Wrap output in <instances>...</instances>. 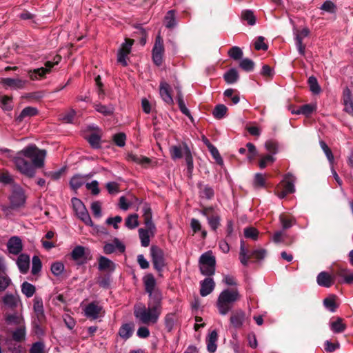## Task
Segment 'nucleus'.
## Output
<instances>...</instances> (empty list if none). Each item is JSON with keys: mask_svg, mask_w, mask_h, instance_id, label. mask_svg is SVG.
<instances>
[{"mask_svg": "<svg viewBox=\"0 0 353 353\" xmlns=\"http://www.w3.org/2000/svg\"><path fill=\"white\" fill-rule=\"evenodd\" d=\"M343 102L345 111L353 117V101L351 98V92L347 88L343 92Z\"/></svg>", "mask_w": 353, "mask_h": 353, "instance_id": "28", "label": "nucleus"}, {"mask_svg": "<svg viewBox=\"0 0 353 353\" xmlns=\"http://www.w3.org/2000/svg\"><path fill=\"white\" fill-rule=\"evenodd\" d=\"M21 292L27 297L30 298L32 297L35 292H36V288L34 285L27 282L24 281L21 286Z\"/></svg>", "mask_w": 353, "mask_h": 353, "instance_id": "34", "label": "nucleus"}, {"mask_svg": "<svg viewBox=\"0 0 353 353\" xmlns=\"http://www.w3.org/2000/svg\"><path fill=\"white\" fill-rule=\"evenodd\" d=\"M46 157L45 150L39 149L35 145H29L16 154L13 161L20 173L32 178L36 170L44 166Z\"/></svg>", "mask_w": 353, "mask_h": 353, "instance_id": "1", "label": "nucleus"}, {"mask_svg": "<svg viewBox=\"0 0 353 353\" xmlns=\"http://www.w3.org/2000/svg\"><path fill=\"white\" fill-rule=\"evenodd\" d=\"M227 110L228 108L225 105H217L213 110V115L216 119H221L225 115Z\"/></svg>", "mask_w": 353, "mask_h": 353, "instance_id": "46", "label": "nucleus"}, {"mask_svg": "<svg viewBox=\"0 0 353 353\" xmlns=\"http://www.w3.org/2000/svg\"><path fill=\"white\" fill-rule=\"evenodd\" d=\"M239 65L243 70L250 72L254 69V63L249 59H243L240 62Z\"/></svg>", "mask_w": 353, "mask_h": 353, "instance_id": "55", "label": "nucleus"}, {"mask_svg": "<svg viewBox=\"0 0 353 353\" xmlns=\"http://www.w3.org/2000/svg\"><path fill=\"white\" fill-rule=\"evenodd\" d=\"M133 333V325L130 323H126L123 325L119 329V336L124 339H129Z\"/></svg>", "mask_w": 353, "mask_h": 353, "instance_id": "35", "label": "nucleus"}, {"mask_svg": "<svg viewBox=\"0 0 353 353\" xmlns=\"http://www.w3.org/2000/svg\"><path fill=\"white\" fill-rule=\"evenodd\" d=\"M250 256L248 255V250L245 248V242L241 240L240 245L239 260L243 265H247Z\"/></svg>", "mask_w": 353, "mask_h": 353, "instance_id": "37", "label": "nucleus"}, {"mask_svg": "<svg viewBox=\"0 0 353 353\" xmlns=\"http://www.w3.org/2000/svg\"><path fill=\"white\" fill-rule=\"evenodd\" d=\"M161 311V299L151 298L148 301V307L143 304L136 305L134 314L139 322L149 325L157 323Z\"/></svg>", "mask_w": 353, "mask_h": 353, "instance_id": "2", "label": "nucleus"}, {"mask_svg": "<svg viewBox=\"0 0 353 353\" xmlns=\"http://www.w3.org/2000/svg\"><path fill=\"white\" fill-rule=\"evenodd\" d=\"M163 52V41L161 36L158 35L152 50V58L156 65H160L162 63Z\"/></svg>", "mask_w": 353, "mask_h": 353, "instance_id": "14", "label": "nucleus"}, {"mask_svg": "<svg viewBox=\"0 0 353 353\" xmlns=\"http://www.w3.org/2000/svg\"><path fill=\"white\" fill-rule=\"evenodd\" d=\"M33 310H34V323L37 327L39 324L43 323L46 321V315L44 313L43 300L39 296H35L33 299Z\"/></svg>", "mask_w": 353, "mask_h": 353, "instance_id": "10", "label": "nucleus"}, {"mask_svg": "<svg viewBox=\"0 0 353 353\" xmlns=\"http://www.w3.org/2000/svg\"><path fill=\"white\" fill-rule=\"evenodd\" d=\"M143 216L144 219V223L149 229L152 234H154L155 225L152 220V211L150 207L148 204H145L143 207Z\"/></svg>", "mask_w": 353, "mask_h": 353, "instance_id": "18", "label": "nucleus"}, {"mask_svg": "<svg viewBox=\"0 0 353 353\" xmlns=\"http://www.w3.org/2000/svg\"><path fill=\"white\" fill-rule=\"evenodd\" d=\"M199 268L202 274L212 276L215 272L216 259L212 251L201 254L199 258Z\"/></svg>", "mask_w": 353, "mask_h": 353, "instance_id": "5", "label": "nucleus"}, {"mask_svg": "<svg viewBox=\"0 0 353 353\" xmlns=\"http://www.w3.org/2000/svg\"><path fill=\"white\" fill-rule=\"evenodd\" d=\"M165 325L168 331H171L176 321V316L175 313H168L165 316Z\"/></svg>", "mask_w": 353, "mask_h": 353, "instance_id": "41", "label": "nucleus"}, {"mask_svg": "<svg viewBox=\"0 0 353 353\" xmlns=\"http://www.w3.org/2000/svg\"><path fill=\"white\" fill-rule=\"evenodd\" d=\"M72 203L76 215L85 224H86L87 225L92 226L93 224L92 219L83 202L77 198H73L72 199Z\"/></svg>", "mask_w": 353, "mask_h": 353, "instance_id": "8", "label": "nucleus"}, {"mask_svg": "<svg viewBox=\"0 0 353 353\" xmlns=\"http://www.w3.org/2000/svg\"><path fill=\"white\" fill-rule=\"evenodd\" d=\"M87 140L92 148H99L100 147L101 138L97 134H92L88 137Z\"/></svg>", "mask_w": 353, "mask_h": 353, "instance_id": "56", "label": "nucleus"}, {"mask_svg": "<svg viewBox=\"0 0 353 353\" xmlns=\"http://www.w3.org/2000/svg\"><path fill=\"white\" fill-rule=\"evenodd\" d=\"M94 107L96 111L105 116L110 115L113 113L114 111V108L111 105L106 106L101 103H96L94 104Z\"/></svg>", "mask_w": 353, "mask_h": 353, "instance_id": "44", "label": "nucleus"}, {"mask_svg": "<svg viewBox=\"0 0 353 353\" xmlns=\"http://www.w3.org/2000/svg\"><path fill=\"white\" fill-rule=\"evenodd\" d=\"M200 195L202 197L210 199L214 196L213 189L208 185H201L200 187Z\"/></svg>", "mask_w": 353, "mask_h": 353, "instance_id": "51", "label": "nucleus"}, {"mask_svg": "<svg viewBox=\"0 0 353 353\" xmlns=\"http://www.w3.org/2000/svg\"><path fill=\"white\" fill-rule=\"evenodd\" d=\"M126 136L124 133H117L113 136V141L119 147H123L125 144Z\"/></svg>", "mask_w": 353, "mask_h": 353, "instance_id": "58", "label": "nucleus"}, {"mask_svg": "<svg viewBox=\"0 0 353 353\" xmlns=\"http://www.w3.org/2000/svg\"><path fill=\"white\" fill-rule=\"evenodd\" d=\"M91 210L95 217L99 218L101 216V204L99 201H94L91 204Z\"/></svg>", "mask_w": 353, "mask_h": 353, "instance_id": "63", "label": "nucleus"}, {"mask_svg": "<svg viewBox=\"0 0 353 353\" xmlns=\"http://www.w3.org/2000/svg\"><path fill=\"white\" fill-rule=\"evenodd\" d=\"M241 298L239 290L236 288L225 289L219 295L216 307L221 315H225L231 310L233 304Z\"/></svg>", "mask_w": 353, "mask_h": 353, "instance_id": "3", "label": "nucleus"}, {"mask_svg": "<svg viewBox=\"0 0 353 353\" xmlns=\"http://www.w3.org/2000/svg\"><path fill=\"white\" fill-rule=\"evenodd\" d=\"M26 336V327L24 324L21 325L19 327L13 332L12 338L16 341H21Z\"/></svg>", "mask_w": 353, "mask_h": 353, "instance_id": "42", "label": "nucleus"}, {"mask_svg": "<svg viewBox=\"0 0 353 353\" xmlns=\"http://www.w3.org/2000/svg\"><path fill=\"white\" fill-rule=\"evenodd\" d=\"M30 256L26 254H21L17 259V267L22 274H26L30 269Z\"/></svg>", "mask_w": 353, "mask_h": 353, "instance_id": "24", "label": "nucleus"}, {"mask_svg": "<svg viewBox=\"0 0 353 353\" xmlns=\"http://www.w3.org/2000/svg\"><path fill=\"white\" fill-rule=\"evenodd\" d=\"M26 201V196L23 189L19 185H14L10 196V208L15 210L23 208Z\"/></svg>", "mask_w": 353, "mask_h": 353, "instance_id": "7", "label": "nucleus"}, {"mask_svg": "<svg viewBox=\"0 0 353 353\" xmlns=\"http://www.w3.org/2000/svg\"><path fill=\"white\" fill-rule=\"evenodd\" d=\"M139 234L141 239V245L143 247H148L150 241V235L153 236L154 234H151L148 228L147 229L140 228L139 230Z\"/></svg>", "mask_w": 353, "mask_h": 353, "instance_id": "33", "label": "nucleus"}, {"mask_svg": "<svg viewBox=\"0 0 353 353\" xmlns=\"http://www.w3.org/2000/svg\"><path fill=\"white\" fill-rule=\"evenodd\" d=\"M99 269L102 271L112 272L115 269V264L105 256H100L99 259Z\"/></svg>", "mask_w": 353, "mask_h": 353, "instance_id": "27", "label": "nucleus"}, {"mask_svg": "<svg viewBox=\"0 0 353 353\" xmlns=\"http://www.w3.org/2000/svg\"><path fill=\"white\" fill-rule=\"evenodd\" d=\"M316 108V105L314 104H306L300 107V108L296 111H293V114H304L305 116L310 115Z\"/></svg>", "mask_w": 353, "mask_h": 353, "instance_id": "38", "label": "nucleus"}, {"mask_svg": "<svg viewBox=\"0 0 353 353\" xmlns=\"http://www.w3.org/2000/svg\"><path fill=\"white\" fill-rule=\"evenodd\" d=\"M85 187L94 195H97L100 192V190L99 188V183L96 180H94V181H91L90 183H87L85 184Z\"/></svg>", "mask_w": 353, "mask_h": 353, "instance_id": "61", "label": "nucleus"}, {"mask_svg": "<svg viewBox=\"0 0 353 353\" xmlns=\"http://www.w3.org/2000/svg\"><path fill=\"white\" fill-rule=\"evenodd\" d=\"M144 285L145 291L149 294L150 299L151 298H159L157 296H152V292L155 288L156 281L152 274H148L144 278Z\"/></svg>", "mask_w": 353, "mask_h": 353, "instance_id": "26", "label": "nucleus"}, {"mask_svg": "<svg viewBox=\"0 0 353 353\" xmlns=\"http://www.w3.org/2000/svg\"><path fill=\"white\" fill-rule=\"evenodd\" d=\"M159 93L162 99L168 104L173 103V99L170 94V85L165 81H161L159 85Z\"/></svg>", "mask_w": 353, "mask_h": 353, "instance_id": "22", "label": "nucleus"}, {"mask_svg": "<svg viewBox=\"0 0 353 353\" xmlns=\"http://www.w3.org/2000/svg\"><path fill=\"white\" fill-rule=\"evenodd\" d=\"M279 220L283 229L290 228L295 223L294 219H288L283 214L280 215Z\"/></svg>", "mask_w": 353, "mask_h": 353, "instance_id": "59", "label": "nucleus"}, {"mask_svg": "<svg viewBox=\"0 0 353 353\" xmlns=\"http://www.w3.org/2000/svg\"><path fill=\"white\" fill-rule=\"evenodd\" d=\"M200 294L202 296H206L210 294L215 288V283L213 279L208 277L201 281Z\"/></svg>", "mask_w": 353, "mask_h": 353, "instance_id": "21", "label": "nucleus"}, {"mask_svg": "<svg viewBox=\"0 0 353 353\" xmlns=\"http://www.w3.org/2000/svg\"><path fill=\"white\" fill-rule=\"evenodd\" d=\"M330 328L334 333H340L345 330V325L343 323L342 319L339 318L330 323Z\"/></svg>", "mask_w": 353, "mask_h": 353, "instance_id": "43", "label": "nucleus"}, {"mask_svg": "<svg viewBox=\"0 0 353 353\" xmlns=\"http://www.w3.org/2000/svg\"><path fill=\"white\" fill-rule=\"evenodd\" d=\"M295 177L291 174L285 175L283 180L276 189V194L280 199H283L287 194L293 193L294 188Z\"/></svg>", "mask_w": 353, "mask_h": 353, "instance_id": "6", "label": "nucleus"}, {"mask_svg": "<svg viewBox=\"0 0 353 353\" xmlns=\"http://www.w3.org/2000/svg\"><path fill=\"white\" fill-rule=\"evenodd\" d=\"M165 26L168 28H173L176 25L175 15L173 10H170L168 12L166 16L165 17Z\"/></svg>", "mask_w": 353, "mask_h": 353, "instance_id": "52", "label": "nucleus"}, {"mask_svg": "<svg viewBox=\"0 0 353 353\" xmlns=\"http://www.w3.org/2000/svg\"><path fill=\"white\" fill-rule=\"evenodd\" d=\"M170 156L172 159L176 160L184 157L188 165V171L190 172L193 169V159L191 151L187 143H182L172 145L170 148Z\"/></svg>", "mask_w": 353, "mask_h": 353, "instance_id": "4", "label": "nucleus"}, {"mask_svg": "<svg viewBox=\"0 0 353 353\" xmlns=\"http://www.w3.org/2000/svg\"><path fill=\"white\" fill-rule=\"evenodd\" d=\"M241 17L244 21H246L250 26H254L256 23V17L251 10L243 11Z\"/></svg>", "mask_w": 353, "mask_h": 353, "instance_id": "47", "label": "nucleus"}, {"mask_svg": "<svg viewBox=\"0 0 353 353\" xmlns=\"http://www.w3.org/2000/svg\"><path fill=\"white\" fill-rule=\"evenodd\" d=\"M37 114V110L32 107H27L24 108L19 115L17 117V120L19 122L22 121L27 117H30Z\"/></svg>", "mask_w": 353, "mask_h": 353, "instance_id": "36", "label": "nucleus"}, {"mask_svg": "<svg viewBox=\"0 0 353 353\" xmlns=\"http://www.w3.org/2000/svg\"><path fill=\"white\" fill-rule=\"evenodd\" d=\"M218 340V334L216 330L210 332L207 337V349L209 352L214 353L216 352Z\"/></svg>", "mask_w": 353, "mask_h": 353, "instance_id": "25", "label": "nucleus"}, {"mask_svg": "<svg viewBox=\"0 0 353 353\" xmlns=\"http://www.w3.org/2000/svg\"><path fill=\"white\" fill-rule=\"evenodd\" d=\"M64 270V265L61 262H55L51 265V272L55 276H59Z\"/></svg>", "mask_w": 353, "mask_h": 353, "instance_id": "57", "label": "nucleus"}, {"mask_svg": "<svg viewBox=\"0 0 353 353\" xmlns=\"http://www.w3.org/2000/svg\"><path fill=\"white\" fill-rule=\"evenodd\" d=\"M3 305L9 308H15L21 302L18 294L7 293L1 299Z\"/></svg>", "mask_w": 353, "mask_h": 353, "instance_id": "23", "label": "nucleus"}, {"mask_svg": "<svg viewBox=\"0 0 353 353\" xmlns=\"http://www.w3.org/2000/svg\"><path fill=\"white\" fill-rule=\"evenodd\" d=\"M42 263L41 261L38 256H34L32 259V274H37L41 270Z\"/></svg>", "mask_w": 353, "mask_h": 353, "instance_id": "45", "label": "nucleus"}, {"mask_svg": "<svg viewBox=\"0 0 353 353\" xmlns=\"http://www.w3.org/2000/svg\"><path fill=\"white\" fill-rule=\"evenodd\" d=\"M150 253L154 269L161 273L166 266L164 252L159 247L152 246Z\"/></svg>", "mask_w": 353, "mask_h": 353, "instance_id": "9", "label": "nucleus"}, {"mask_svg": "<svg viewBox=\"0 0 353 353\" xmlns=\"http://www.w3.org/2000/svg\"><path fill=\"white\" fill-rule=\"evenodd\" d=\"M61 60V57L57 56L54 58V62L47 61L46 68H40L28 72L29 77L32 80H37L39 77H43L46 73L50 72L51 68L57 64Z\"/></svg>", "mask_w": 353, "mask_h": 353, "instance_id": "11", "label": "nucleus"}, {"mask_svg": "<svg viewBox=\"0 0 353 353\" xmlns=\"http://www.w3.org/2000/svg\"><path fill=\"white\" fill-rule=\"evenodd\" d=\"M245 321V313L239 310L235 311L230 316V323L234 328H240Z\"/></svg>", "mask_w": 353, "mask_h": 353, "instance_id": "20", "label": "nucleus"}, {"mask_svg": "<svg viewBox=\"0 0 353 353\" xmlns=\"http://www.w3.org/2000/svg\"><path fill=\"white\" fill-rule=\"evenodd\" d=\"M127 160L128 161H132L143 166H146L150 163V159L149 158L133 153H129L128 154Z\"/></svg>", "mask_w": 353, "mask_h": 353, "instance_id": "29", "label": "nucleus"}, {"mask_svg": "<svg viewBox=\"0 0 353 353\" xmlns=\"http://www.w3.org/2000/svg\"><path fill=\"white\" fill-rule=\"evenodd\" d=\"M139 225L138 215L133 214L128 216L125 220V226L129 229H134Z\"/></svg>", "mask_w": 353, "mask_h": 353, "instance_id": "48", "label": "nucleus"}, {"mask_svg": "<svg viewBox=\"0 0 353 353\" xmlns=\"http://www.w3.org/2000/svg\"><path fill=\"white\" fill-rule=\"evenodd\" d=\"M4 86L9 87L14 90H20L25 88L28 81L21 79L4 78L1 80Z\"/></svg>", "mask_w": 353, "mask_h": 353, "instance_id": "16", "label": "nucleus"}, {"mask_svg": "<svg viewBox=\"0 0 353 353\" xmlns=\"http://www.w3.org/2000/svg\"><path fill=\"white\" fill-rule=\"evenodd\" d=\"M224 79L228 83L232 84L238 80L239 73L236 69H230L225 74Z\"/></svg>", "mask_w": 353, "mask_h": 353, "instance_id": "40", "label": "nucleus"}, {"mask_svg": "<svg viewBox=\"0 0 353 353\" xmlns=\"http://www.w3.org/2000/svg\"><path fill=\"white\" fill-rule=\"evenodd\" d=\"M341 277L343 278L346 283L353 284V272L347 270H342L340 273Z\"/></svg>", "mask_w": 353, "mask_h": 353, "instance_id": "64", "label": "nucleus"}, {"mask_svg": "<svg viewBox=\"0 0 353 353\" xmlns=\"http://www.w3.org/2000/svg\"><path fill=\"white\" fill-rule=\"evenodd\" d=\"M86 177L87 176L80 174H76L72 176L70 181L71 188L74 190L79 189L84 184Z\"/></svg>", "mask_w": 353, "mask_h": 353, "instance_id": "32", "label": "nucleus"}, {"mask_svg": "<svg viewBox=\"0 0 353 353\" xmlns=\"http://www.w3.org/2000/svg\"><path fill=\"white\" fill-rule=\"evenodd\" d=\"M7 248L10 254H19L23 250L21 239L17 236H12L7 243Z\"/></svg>", "mask_w": 353, "mask_h": 353, "instance_id": "15", "label": "nucleus"}, {"mask_svg": "<svg viewBox=\"0 0 353 353\" xmlns=\"http://www.w3.org/2000/svg\"><path fill=\"white\" fill-rule=\"evenodd\" d=\"M134 43V40L130 39H125L118 52L117 61L123 66H126L128 55L131 52L132 46Z\"/></svg>", "mask_w": 353, "mask_h": 353, "instance_id": "12", "label": "nucleus"}, {"mask_svg": "<svg viewBox=\"0 0 353 353\" xmlns=\"http://www.w3.org/2000/svg\"><path fill=\"white\" fill-rule=\"evenodd\" d=\"M323 304L325 307L331 312H334L336 310V304L334 296H330L324 299Z\"/></svg>", "mask_w": 353, "mask_h": 353, "instance_id": "62", "label": "nucleus"}, {"mask_svg": "<svg viewBox=\"0 0 353 353\" xmlns=\"http://www.w3.org/2000/svg\"><path fill=\"white\" fill-rule=\"evenodd\" d=\"M228 54L233 59L238 60L243 56V52L240 48L234 46L229 50Z\"/></svg>", "mask_w": 353, "mask_h": 353, "instance_id": "60", "label": "nucleus"}, {"mask_svg": "<svg viewBox=\"0 0 353 353\" xmlns=\"http://www.w3.org/2000/svg\"><path fill=\"white\" fill-rule=\"evenodd\" d=\"M30 353H46L45 344L41 341L34 343L30 349Z\"/></svg>", "mask_w": 353, "mask_h": 353, "instance_id": "53", "label": "nucleus"}, {"mask_svg": "<svg viewBox=\"0 0 353 353\" xmlns=\"http://www.w3.org/2000/svg\"><path fill=\"white\" fill-rule=\"evenodd\" d=\"M6 321L8 325H17L20 326L21 325L24 324L23 317L17 314L8 315L6 318Z\"/></svg>", "mask_w": 353, "mask_h": 353, "instance_id": "39", "label": "nucleus"}, {"mask_svg": "<svg viewBox=\"0 0 353 353\" xmlns=\"http://www.w3.org/2000/svg\"><path fill=\"white\" fill-rule=\"evenodd\" d=\"M316 282L320 286L330 288L334 283V277L326 272H321L316 277Z\"/></svg>", "mask_w": 353, "mask_h": 353, "instance_id": "19", "label": "nucleus"}, {"mask_svg": "<svg viewBox=\"0 0 353 353\" xmlns=\"http://www.w3.org/2000/svg\"><path fill=\"white\" fill-rule=\"evenodd\" d=\"M11 283V279L8 277L6 272H0V292H3Z\"/></svg>", "mask_w": 353, "mask_h": 353, "instance_id": "49", "label": "nucleus"}, {"mask_svg": "<svg viewBox=\"0 0 353 353\" xmlns=\"http://www.w3.org/2000/svg\"><path fill=\"white\" fill-rule=\"evenodd\" d=\"M125 247L124 244L118 239L115 238L112 243H108L105 244L103 246V252L107 254H112L117 250L120 252H123L125 251Z\"/></svg>", "mask_w": 353, "mask_h": 353, "instance_id": "17", "label": "nucleus"}, {"mask_svg": "<svg viewBox=\"0 0 353 353\" xmlns=\"http://www.w3.org/2000/svg\"><path fill=\"white\" fill-rule=\"evenodd\" d=\"M83 311L87 318L95 320L102 316L103 307L99 303L94 301L88 304Z\"/></svg>", "mask_w": 353, "mask_h": 353, "instance_id": "13", "label": "nucleus"}, {"mask_svg": "<svg viewBox=\"0 0 353 353\" xmlns=\"http://www.w3.org/2000/svg\"><path fill=\"white\" fill-rule=\"evenodd\" d=\"M308 84L310 88V90L314 94H319L321 92V87L319 85L318 81L316 77L312 76L308 79Z\"/></svg>", "mask_w": 353, "mask_h": 353, "instance_id": "50", "label": "nucleus"}, {"mask_svg": "<svg viewBox=\"0 0 353 353\" xmlns=\"http://www.w3.org/2000/svg\"><path fill=\"white\" fill-rule=\"evenodd\" d=\"M175 89L177 92L176 100L178 102V105L180 110L185 115L190 117V113L188 109L186 108L185 104L184 103L183 95L181 90V87L178 85H175Z\"/></svg>", "mask_w": 353, "mask_h": 353, "instance_id": "30", "label": "nucleus"}, {"mask_svg": "<svg viewBox=\"0 0 353 353\" xmlns=\"http://www.w3.org/2000/svg\"><path fill=\"white\" fill-rule=\"evenodd\" d=\"M85 250L83 246H76L71 252L72 259L78 263L82 262L85 256Z\"/></svg>", "mask_w": 353, "mask_h": 353, "instance_id": "31", "label": "nucleus"}, {"mask_svg": "<svg viewBox=\"0 0 353 353\" xmlns=\"http://www.w3.org/2000/svg\"><path fill=\"white\" fill-rule=\"evenodd\" d=\"M208 147L211 154L212 155L216 163L221 165H223V161L216 147H214L213 145L210 143L208 144Z\"/></svg>", "mask_w": 353, "mask_h": 353, "instance_id": "54", "label": "nucleus"}]
</instances>
